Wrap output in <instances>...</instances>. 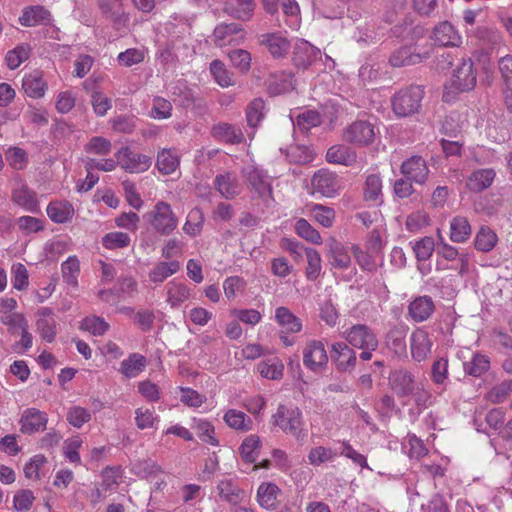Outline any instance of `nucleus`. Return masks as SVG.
<instances>
[{"label":"nucleus","mask_w":512,"mask_h":512,"mask_svg":"<svg viewBox=\"0 0 512 512\" xmlns=\"http://www.w3.org/2000/svg\"><path fill=\"white\" fill-rule=\"evenodd\" d=\"M306 258H307V267L305 270V275L308 280L314 281L316 280L321 272V257L320 254L313 248H307L305 250Z\"/></svg>","instance_id":"obj_52"},{"label":"nucleus","mask_w":512,"mask_h":512,"mask_svg":"<svg viewBox=\"0 0 512 512\" xmlns=\"http://www.w3.org/2000/svg\"><path fill=\"white\" fill-rule=\"evenodd\" d=\"M190 295L191 289L182 282L170 281L166 285V301L173 309L180 307Z\"/></svg>","instance_id":"obj_30"},{"label":"nucleus","mask_w":512,"mask_h":512,"mask_svg":"<svg viewBox=\"0 0 512 512\" xmlns=\"http://www.w3.org/2000/svg\"><path fill=\"white\" fill-rule=\"evenodd\" d=\"M118 165L129 173H141L149 169L151 158L147 155L132 151L128 147H123L115 154Z\"/></svg>","instance_id":"obj_10"},{"label":"nucleus","mask_w":512,"mask_h":512,"mask_svg":"<svg viewBox=\"0 0 512 512\" xmlns=\"http://www.w3.org/2000/svg\"><path fill=\"white\" fill-rule=\"evenodd\" d=\"M330 357L339 372H351L356 367L357 354L347 342H335L331 345Z\"/></svg>","instance_id":"obj_9"},{"label":"nucleus","mask_w":512,"mask_h":512,"mask_svg":"<svg viewBox=\"0 0 512 512\" xmlns=\"http://www.w3.org/2000/svg\"><path fill=\"white\" fill-rule=\"evenodd\" d=\"M471 235V226L466 217L457 216L450 222V239L455 243L465 242Z\"/></svg>","instance_id":"obj_37"},{"label":"nucleus","mask_w":512,"mask_h":512,"mask_svg":"<svg viewBox=\"0 0 512 512\" xmlns=\"http://www.w3.org/2000/svg\"><path fill=\"white\" fill-rule=\"evenodd\" d=\"M47 214L55 223H65L73 217L74 208L67 201H54L47 206Z\"/></svg>","instance_id":"obj_35"},{"label":"nucleus","mask_w":512,"mask_h":512,"mask_svg":"<svg viewBox=\"0 0 512 512\" xmlns=\"http://www.w3.org/2000/svg\"><path fill=\"white\" fill-rule=\"evenodd\" d=\"M218 495L223 500L234 506L244 503L247 493L232 479L221 480L217 485Z\"/></svg>","instance_id":"obj_23"},{"label":"nucleus","mask_w":512,"mask_h":512,"mask_svg":"<svg viewBox=\"0 0 512 512\" xmlns=\"http://www.w3.org/2000/svg\"><path fill=\"white\" fill-rule=\"evenodd\" d=\"M51 21L52 16L50 11L41 5L25 7L19 17V23L25 27L48 25Z\"/></svg>","instance_id":"obj_20"},{"label":"nucleus","mask_w":512,"mask_h":512,"mask_svg":"<svg viewBox=\"0 0 512 512\" xmlns=\"http://www.w3.org/2000/svg\"><path fill=\"white\" fill-rule=\"evenodd\" d=\"M321 116L317 111L305 110L296 116V124L301 131L308 132L321 124Z\"/></svg>","instance_id":"obj_59"},{"label":"nucleus","mask_w":512,"mask_h":512,"mask_svg":"<svg viewBox=\"0 0 512 512\" xmlns=\"http://www.w3.org/2000/svg\"><path fill=\"white\" fill-rule=\"evenodd\" d=\"M336 457V452L330 448L317 446L308 453L309 463L313 466H319L326 462H332Z\"/></svg>","instance_id":"obj_58"},{"label":"nucleus","mask_w":512,"mask_h":512,"mask_svg":"<svg viewBox=\"0 0 512 512\" xmlns=\"http://www.w3.org/2000/svg\"><path fill=\"white\" fill-rule=\"evenodd\" d=\"M311 213L315 221L323 227L329 228L333 225L335 219L334 209L322 204H313L311 206Z\"/></svg>","instance_id":"obj_55"},{"label":"nucleus","mask_w":512,"mask_h":512,"mask_svg":"<svg viewBox=\"0 0 512 512\" xmlns=\"http://www.w3.org/2000/svg\"><path fill=\"white\" fill-rule=\"evenodd\" d=\"M329 357L325 345L320 340H309L303 349V364L313 372L324 370L328 365Z\"/></svg>","instance_id":"obj_8"},{"label":"nucleus","mask_w":512,"mask_h":512,"mask_svg":"<svg viewBox=\"0 0 512 512\" xmlns=\"http://www.w3.org/2000/svg\"><path fill=\"white\" fill-rule=\"evenodd\" d=\"M47 88V82L43 78V73L39 70H34L23 77L22 89L30 98H42Z\"/></svg>","instance_id":"obj_24"},{"label":"nucleus","mask_w":512,"mask_h":512,"mask_svg":"<svg viewBox=\"0 0 512 512\" xmlns=\"http://www.w3.org/2000/svg\"><path fill=\"white\" fill-rule=\"evenodd\" d=\"M225 423L235 430L249 431L251 430L252 421L242 411L236 409L228 410L224 415Z\"/></svg>","instance_id":"obj_43"},{"label":"nucleus","mask_w":512,"mask_h":512,"mask_svg":"<svg viewBox=\"0 0 512 512\" xmlns=\"http://www.w3.org/2000/svg\"><path fill=\"white\" fill-rule=\"evenodd\" d=\"M329 252L332 258L331 263L334 267L347 269L351 265V258L340 242L334 239L331 240L329 243Z\"/></svg>","instance_id":"obj_44"},{"label":"nucleus","mask_w":512,"mask_h":512,"mask_svg":"<svg viewBox=\"0 0 512 512\" xmlns=\"http://www.w3.org/2000/svg\"><path fill=\"white\" fill-rule=\"evenodd\" d=\"M11 198L15 204L24 208L26 211L35 213L39 210L35 192L24 183H19L18 186L12 190Z\"/></svg>","instance_id":"obj_29"},{"label":"nucleus","mask_w":512,"mask_h":512,"mask_svg":"<svg viewBox=\"0 0 512 512\" xmlns=\"http://www.w3.org/2000/svg\"><path fill=\"white\" fill-rule=\"evenodd\" d=\"M351 251L359 266L366 271H373L376 269L375 256L370 251H363L358 245H352Z\"/></svg>","instance_id":"obj_62"},{"label":"nucleus","mask_w":512,"mask_h":512,"mask_svg":"<svg viewBox=\"0 0 512 512\" xmlns=\"http://www.w3.org/2000/svg\"><path fill=\"white\" fill-rule=\"evenodd\" d=\"M257 371L264 378L279 380L283 377L284 365L278 358H271L259 362Z\"/></svg>","instance_id":"obj_40"},{"label":"nucleus","mask_w":512,"mask_h":512,"mask_svg":"<svg viewBox=\"0 0 512 512\" xmlns=\"http://www.w3.org/2000/svg\"><path fill=\"white\" fill-rule=\"evenodd\" d=\"M204 224V215L198 207L193 208L187 215L183 225V231L190 237H196L201 234Z\"/></svg>","instance_id":"obj_41"},{"label":"nucleus","mask_w":512,"mask_h":512,"mask_svg":"<svg viewBox=\"0 0 512 512\" xmlns=\"http://www.w3.org/2000/svg\"><path fill=\"white\" fill-rule=\"evenodd\" d=\"M130 242L131 239L127 233L118 231L109 232L102 238L103 246L110 250L128 247Z\"/></svg>","instance_id":"obj_56"},{"label":"nucleus","mask_w":512,"mask_h":512,"mask_svg":"<svg viewBox=\"0 0 512 512\" xmlns=\"http://www.w3.org/2000/svg\"><path fill=\"white\" fill-rule=\"evenodd\" d=\"M435 310V304L429 296H419L408 306V314L415 322H423L430 318Z\"/></svg>","instance_id":"obj_27"},{"label":"nucleus","mask_w":512,"mask_h":512,"mask_svg":"<svg viewBox=\"0 0 512 512\" xmlns=\"http://www.w3.org/2000/svg\"><path fill=\"white\" fill-rule=\"evenodd\" d=\"M426 57H428L427 53L421 56L412 47L403 46L391 54L389 62L393 67H403L420 63Z\"/></svg>","instance_id":"obj_33"},{"label":"nucleus","mask_w":512,"mask_h":512,"mask_svg":"<svg viewBox=\"0 0 512 512\" xmlns=\"http://www.w3.org/2000/svg\"><path fill=\"white\" fill-rule=\"evenodd\" d=\"M378 134L379 129L373 122L357 119L345 127L342 139L355 146L366 147L375 141Z\"/></svg>","instance_id":"obj_4"},{"label":"nucleus","mask_w":512,"mask_h":512,"mask_svg":"<svg viewBox=\"0 0 512 512\" xmlns=\"http://www.w3.org/2000/svg\"><path fill=\"white\" fill-rule=\"evenodd\" d=\"M8 164L15 170H22L28 162L27 153L20 147H10L6 152Z\"/></svg>","instance_id":"obj_64"},{"label":"nucleus","mask_w":512,"mask_h":512,"mask_svg":"<svg viewBox=\"0 0 512 512\" xmlns=\"http://www.w3.org/2000/svg\"><path fill=\"white\" fill-rule=\"evenodd\" d=\"M211 134L215 139L230 144H239L243 140V133L240 128L224 122L214 125Z\"/></svg>","instance_id":"obj_31"},{"label":"nucleus","mask_w":512,"mask_h":512,"mask_svg":"<svg viewBox=\"0 0 512 512\" xmlns=\"http://www.w3.org/2000/svg\"><path fill=\"white\" fill-rule=\"evenodd\" d=\"M497 243V235L489 227H481L475 238V247L482 252L491 251Z\"/></svg>","instance_id":"obj_50"},{"label":"nucleus","mask_w":512,"mask_h":512,"mask_svg":"<svg viewBox=\"0 0 512 512\" xmlns=\"http://www.w3.org/2000/svg\"><path fill=\"white\" fill-rule=\"evenodd\" d=\"M214 186L221 196L226 199H233L242 191V186L238 178L231 172L216 175Z\"/></svg>","instance_id":"obj_21"},{"label":"nucleus","mask_w":512,"mask_h":512,"mask_svg":"<svg viewBox=\"0 0 512 512\" xmlns=\"http://www.w3.org/2000/svg\"><path fill=\"white\" fill-rule=\"evenodd\" d=\"M477 82L476 71L470 58H463L460 65L454 70L452 86L461 92L472 90Z\"/></svg>","instance_id":"obj_11"},{"label":"nucleus","mask_w":512,"mask_h":512,"mask_svg":"<svg viewBox=\"0 0 512 512\" xmlns=\"http://www.w3.org/2000/svg\"><path fill=\"white\" fill-rule=\"evenodd\" d=\"M271 422L282 432L292 435L299 442L304 441L307 437L302 411L297 406L280 404L272 415Z\"/></svg>","instance_id":"obj_1"},{"label":"nucleus","mask_w":512,"mask_h":512,"mask_svg":"<svg viewBox=\"0 0 512 512\" xmlns=\"http://www.w3.org/2000/svg\"><path fill=\"white\" fill-rule=\"evenodd\" d=\"M401 173L410 181L416 184H424L429 175L426 161L418 155L411 156L405 160L400 167Z\"/></svg>","instance_id":"obj_14"},{"label":"nucleus","mask_w":512,"mask_h":512,"mask_svg":"<svg viewBox=\"0 0 512 512\" xmlns=\"http://www.w3.org/2000/svg\"><path fill=\"white\" fill-rule=\"evenodd\" d=\"M210 73L221 87H229L234 84L233 74L226 69L224 63L220 60H213L210 63Z\"/></svg>","instance_id":"obj_48"},{"label":"nucleus","mask_w":512,"mask_h":512,"mask_svg":"<svg viewBox=\"0 0 512 512\" xmlns=\"http://www.w3.org/2000/svg\"><path fill=\"white\" fill-rule=\"evenodd\" d=\"M265 103L261 98L253 99L247 106L246 119L250 127H257L264 118Z\"/></svg>","instance_id":"obj_49"},{"label":"nucleus","mask_w":512,"mask_h":512,"mask_svg":"<svg viewBox=\"0 0 512 512\" xmlns=\"http://www.w3.org/2000/svg\"><path fill=\"white\" fill-rule=\"evenodd\" d=\"M85 152L89 154H97L100 156H106L111 152L112 144L110 140L95 136L92 137L84 147Z\"/></svg>","instance_id":"obj_61"},{"label":"nucleus","mask_w":512,"mask_h":512,"mask_svg":"<svg viewBox=\"0 0 512 512\" xmlns=\"http://www.w3.org/2000/svg\"><path fill=\"white\" fill-rule=\"evenodd\" d=\"M36 330L40 337L51 343L55 340L57 334V324L53 317V310L48 307H42L37 311Z\"/></svg>","instance_id":"obj_19"},{"label":"nucleus","mask_w":512,"mask_h":512,"mask_svg":"<svg viewBox=\"0 0 512 512\" xmlns=\"http://www.w3.org/2000/svg\"><path fill=\"white\" fill-rule=\"evenodd\" d=\"M433 39L440 46L457 47L461 44V36L448 21L441 22L435 26Z\"/></svg>","instance_id":"obj_25"},{"label":"nucleus","mask_w":512,"mask_h":512,"mask_svg":"<svg viewBox=\"0 0 512 512\" xmlns=\"http://www.w3.org/2000/svg\"><path fill=\"white\" fill-rule=\"evenodd\" d=\"M320 50L309 42L301 40L296 43L293 50V63L297 68H308L319 56Z\"/></svg>","instance_id":"obj_22"},{"label":"nucleus","mask_w":512,"mask_h":512,"mask_svg":"<svg viewBox=\"0 0 512 512\" xmlns=\"http://www.w3.org/2000/svg\"><path fill=\"white\" fill-rule=\"evenodd\" d=\"M391 389L399 396L406 397L414 393L416 382L414 375L404 369L393 371L389 376Z\"/></svg>","instance_id":"obj_16"},{"label":"nucleus","mask_w":512,"mask_h":512,"mask_svg":"<svg viewBox=\"0 0 512 512\" xmlns=\"http://www.w3.org/2000/svg\"><path fill=\"white\" fill-rule=\"evenodd\" d=\"M346 342L357 349H377L379 346L378 338L368 325L355 324L343 332Z\"/></svg>","instance_id":"obj_7"},{"label":"nucleus","mask_w":512,"mask_h":512,"mask_svg":"<svg viewBox=\"0 0 512 512\" xmlns=\"http://www.w3.org/2000/svg\"><path fill=\"white\" fill-rule=\"evenodd\" d=\"M61 272L64 282L72 288H77L80 263L76 256H70L62 263Z\"/></svg>","instance_id":"obj_42"},{"label":"nucleus","mask_w":512,"mask_h":512,"mask_svg":"<svg viewBox=\"0 0 512 512\" xmlns=\"http://www.w3.org/2000/svg\"><path fill=\"white\" fill-rule=\"evenodd\" d=\"M145 366L146 358L139 353H133L121 362L120 371L127 378H134L145 369Z\"/></svg>","instance_id":"obj_38"},{"label":"nucleus","mask_w":512,"mask_h":512,"mask_svg":"<svg viewBox=\"0 0 512 512\" xmlns=\"http://www.w3.org/2000/svg\"><path fill=\"white\" fill-rule=\"evenodd\" d=\"M259 43L266 47L271 56L275 59L286 57L290 51L289 40L281 33H265L259 36Z\"/></svg>","instance_id":"obj_17"},{"label":"nucleus","mask_w":512,"mask_h":512,"mask_svg":"<svg viewBox=\"0 0 512 512\" xmlns=\"http://www.w3.org/2000/svg\"><path fill=\"white\" fill-rule=\"evenodd\" d=\"M264 10L275 15L281 10L287 26L297 29L301 20L300 6L296 0H262Z\"/></svg>","instance_id":"obj_6"},{"label":"nucleus","mask_w":512,"mask_h":512,"mask_svg":"<svg viewBox=\"0 0 512 512\" xmlns=\"http://www.w3.org/2000/svg\"><path fill=\"white\" fill-rule=\"evenodd\" d=\"M326 160L333 164L351 166L357 161V153L346 144H335L327 150Z\"/></svg>","instance_id":"obj_28"},{"label":"nucleus","mask_w":512,"mask_h":512,"mask_svg":"<svg viewBox=\"0 0 512 512\" xmlns=\"http://www.w3.org/2000/svg\"><path fill=\"white\" fill-rule=\"evenodd\" d=\"M382 181L379 175L371 174L366 178L364 198L366 201L376 202L381 196Z\"/></svg>","instance_id":"obj_60"},{"label":"nucleus","mask_w":512,"mask_h":512,"mask_svg":"<svg viewBox=\"0 0 512 512\" xmlns=\"http://www.w3.org/2000/svg\"><path fill=\"white\" fill-rule=\"evenodd\" d=\"M279 488L272 483H262L257 490V501L265 509H274L277 503Z\"/></svg>","instance_id":"obj_39"},{"label":"nucleus","mask_w":512,"mask_h":512,"mask_svg":"<svg viewBox=\"0 0 512 512\" xmlns=\"http://www.w3.org/2000/svg\"><path fill=\"white\" fill-rule=\"evenodd\" d=\"M431 348L432 341L425 330L417 328L412 332L410 336V350L411 356L415 361H425L431 353Z\"/></svg>","instance_id":"obj_18"},{"label":"nucleus","mask_w":512,"mask_h":512,"mask_svg":"<svg viewBox=\"0 0 512 512\" xmlns=\"http://www.w3.org/2000/svg\"><path fill=\"white\" fill-rule=\"evenodd\" d=\"M260 449V439L256 435H250L244 439L239 451L242 459L247 463L256 461Z\"/></svg>","instance_id":"obj_46"},{"label":"nucleus","mask_w":512,"mask_h":512,"mask_svg":"<svg viewBox=\"0 0 512 512\" xmlns=\"http://www.w3.org/2000/svg\"><path fill=\"white\" fill-rule=\"evenodd\" d=\"M287 159L290 162L297 164H305L313 160L312 151L300 145H292L288 148L286 153Z\"/></svg>","instance_id":"obj_63"},{"label":"nucleus","mask_w":512,"mask_h":512,"mask_svg":"<svg viewBox=\"0 0 512 512\" xmlns=\"http://www.w3.org/2000/svg\"><path fill=\"white\" fill-rule=\"evenodd\" d=\"M109 327V324L103 318L98 316L86 317L80 325L82 330L88 331L94 336L104 335L108 331Z\"/></svg>","instance_id":"obj_54"},{"label":"nucleus","mask_w":512,"mask_h":512,"mask_svg":"<svg viewBox=\"0 0 512 512\" xmlns=\"http://www.w3.org/2000/svg\"><path fill=\"white\" fill-rule=\"evenodd\" d=\"M494 177L492 169H479L469 176L466 186L472 192H481L491 186Z\"/></svg>","instance_id":"obj_34"},{"label":"nucleus","mask_w":512,"mask_h":512,"mask_svg":"<svg viewBox=\"0 0 512 512\" xmlns=\"http://www.w3.org/2000/svg\"><path fill=\"white\" fill-rule=\"evenodd\" d=\"M255 6L254 0H227L223 10L235 19L249 21L253 16Z\"/></svg>","instance_id":"obj_26"},{"label":"nucleus","mask_w":512,"mask_h":512,"mask_svg":"<svg viewBox=\"0 0 512 512\" xmlns=\"http://www.w3.org/2000/svg\"><path fill=\"white\" fill-rule=\"evenodd\" d=\"M424 96L421 86L411 85L401 89L392 98L394 113L400 117H407L418 112Z\"/></svg>","instance_id":"obj_3"},{"label":"nucleus","mask_w":512,"mask_h":512,"mask_svg":"<svg viewBox=\"0 0 512 512\" xmlns=\"http://www.w3.org/2000/svg\"><path fill=\"white\" fill-rule=\"evenodd\" d=\"M179 165L178 156L170 149H163L158 153L156 166L165 175L173 173Z\"/></svg>","instance_id":"obj_45"},{"label":"nucleus","mask_w":512,"mask_h":512,"mask_svg":"<svg viewBox=\"0 0 512 512\" xmlns=\"http://www.w3.org/2000/svg\"><path fill=\"white\" fill-rule=\"evenodd\" d=\"M245 38V31L238 23H221L213 31V42L217 47L238 44Z\"/></svg>","instance_id":"obj_12"},{"label":"nucleus","mask_w":512,"mask_h":512,"mask_svg":"<svg viewBox=\"0 0 512 512\" xmlns=\"http://www.w3.org/2000/svg\"><path fill=\"white\" fill-rule=\"evenodd\" d=\"M242 173L253 197L265 201L272 199V185L264 171L254 166H248L243 169Z\"/></svg>","instance_id":"obj_5"},{"label":"nucleus","mask_w":512,"mask_h":512,"mask_svg":"<svg viewBox=\"0 0 512 512\" xmlns=\"http://www.w3.org/2000/svg\"><path fill=\"white\" fill-rule=\"evenodd\" d=\"M296 233L303 239L313 243L321 244L322 238L320 233L312 227L306 219H299L295 225Z\"/></svg>","instance_id":"obj_57"},{"label":"nucleus","mask_w":512,"mask_h":512,"mask_svg":"<svg viewBox=\"0 0 512 512\" xmlns=\"http://www.w3.org/2000/svg\"><path fill=\"white\" fill-rule=\"evenodd\" d=\"M490 367V360L486 355L475 354L470 362L464 363L465 371L474 377H479Z\"/></svg>","instance_id":"obj_53"},{"label":"nucleus","mask_w":512,"mask_h":512,"mask_svg":"<svg viewBox=\"0 0 512 512\" xmlns=\"http://www.w3.org/2000/svg\"><path fill=\"white\" fill-rule=\"evenodd\" d=\"M180 270V263L177 260L159 262L149 272V279L153 283H162L171 275Z\"/></svg>","instance_id":"obj_36"},{"label":"nucleus","mask_w":512,"mask_h":512,"mask_svg":"<svg viewBox=\"0 0 512 512\" xmlns=\"http://www.w3.org/2000/svg\"><path fill=\"white\" fill-rule=\"evenodd\" d=\"M143 218L156 233L162 236L170 235L178 226V217L171 205L164 201H158L149 212L144 214Z\"/></svg>","instance_id":"obj_2"},{"label":"nucleus","mask_w":512,"mask_h":512,"mask_svg":"<svg viewBox=\"0 0 512 512\" xmlns=\"http://www.w3.org/2000/svg\"><path fill=\"white\" fill-rule=\"evenodd\" d=\"M275 321L282 328L281 331L298 333L302 330V321L287 307L280 306L275 310Z\"/></svg>","instance_id":"obj_32"},{"label":"nucleus","mask_w":512,"mask_h":512,"mask_svg":"<svg viewBox=\"0 0 512 512\" xmlns=\"http://www.w3.org/2000/svg\"><path fill=\"white\" fill-rule=\"evenodd\" d=\"M31 48L28 44H20L6 54V62L10 69L18 68L29 58Z\"/></svg>","instance_id":"obj_51"},{"label":"nucleus","mask_w":512,"mask_h":512,"mask_svg":"<svg viewBox=\"0 0 512 512\" xmlns=\"http://www.w3.org/2000/svg\"><path fill=\"white\" fill-rule=\"evenodd\" d=\"M48 416L36 408H27L23 411L19 424L24 434H33L46 428Z\"/></svg>","instance_id":"obj_15"},{"label":"nucleus","mask_w":512,"mask_h":512,"mask_svg":"<svg viewBox=\"0 0 512 512\" xmlns=\"http://www.w3.org/2000/svg\"><path fill=\"white\" fill-rule=\"evenodd\" d=\"M193 428L195 429L197 436L203 442L214 446L218 445V440L215 437L214 426L210 422L200 418H194Z\"/></svg>","instance_id":"obj_47"},{"label":"nucleus","mask_w":512,"mask_h":512,"mask_svg":"<svg viewBox=\"0 0 512 512\" xmlns=\"http://www.w3.org/2000/svg\"><path fill=\"white\" fill-rule=\"evenodd\" d=\"M311 186L313 194L318 193L324 197H333L340 189L337 175L324 169L317 171L313 175Z\"/></svg>","instance_id":"obj_13"}]
</instances>
